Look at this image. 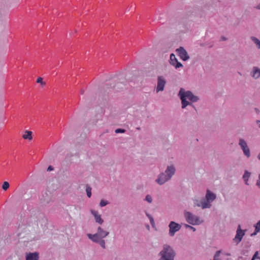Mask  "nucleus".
<instances>
[{"instance_id": "53", "label": "nucleus", "mask_w": 260, "mask_h": 260, "mask_svg": "<svg viewBox=\"0 0 260 260\" xmlns=\"http://www.w3.org/2000/svg\"><path fill=\"white\" fill-rule=\"evenodd\" d=\"M258 258L260 259V257H258Z\"/></svg>"}, {"instance_id": "42", "label": "nucleus", "mask_w": 260, "mask_h": 260, "mask_svg": "<svg viewBox=\"0 0 260 260\" xmlns=\"http://www.w3.org/2000/svg\"><path fill=\"white\" fill-rule=\"evenodd\" d=\"M146 215H147V216L149 218V220H150V219H151V218H153V217H152L151 215H150L149 214H148V213H146Z\"/></svg>"}, {"instance_id": "52", "label": "nucleus", "mask_w": 260, "mask_h": 260, "mask_svg": "<svg viewBox=\"0 0 260 260\" xmlns=\"http://www.w3.org/2000/svg\"><path fill=\"white\" fill-rule=\"evenodd\" d=\"M238 73L239 74V75H241V74L240 72H239Z\"/></svg>"}, {"instance_id": "26", "label": "nucleus", "mask_w": 260, "mask_h": 260, "mask_svg": "<svg viewBox=\"0 0 260 260\" xmlns=\"http://www.w3.org/2000/svg\"><path fill=\"white\" fill-rule=\"evenodd\" d=\"M86 192L87 194V196L88 198H90L91 196V188L87 185L86 188Z\"/></svg>"}, {"instance_id": "36", "label": "nucleus", "mask_w": 260, "mask_h": 260, "mask_svg": "<svg viewBox=\"0 0 260 260\" xmlns=\"http://www.w3.org/2000/svg\"><path fill=\"white\" fill-rule=\"evenodd\" d=\"M150 222L152 227L154 226L155 222L153 218L150 219Z\"/></svg>"}, {"instance_id": "32", "label": "nucleus", "mask_w": 260, "mask_h": 260, "mask_svg": "<svg viewBox=\"0 0 260 260\" xmlns=\"http://www.w3.org/2000/svg\"><path fill=\"white\" fill-rule=\"evenodd\" d=\"M126 132V130L123 128H117L115 129V132L116 134L118 133H124Z\"/></svg>"}, {"instance_id": "17", "label": "nucleus", "mask_w": 260, "mask_h": 260, "mask_svg": "<svg viewBox=\"0 0 260 260\" xmlns=\"http://www.w3.org/2000/svg\"><path fill=\"white\" fill-rule=\"evenodd\" d=\"M251 75L254 79H258L260 77V69L257 67H253Z\"/></svg>"}, {"instance_id": "41", "label": "nucleus", "mask_w": 260, "mask_h": 260, "mask_svg": "<svg viewBox=\"0 0 260 260\" xmlns=\"http://www.w3.org/2000/svg\"><path fill=\"white\" fill-rule=\"evenodd\" d=\"M221 41H226L228 40L227 38L224 36H222L220 38Z\"/></svg>"}, {"instance_id": "16", "label": "nucleus", "mask_w": 260, "mask_h": 260, "mask_svg": "<svg viewBox=\"0 0 260 260\" xmlns=\"http://www.w3.org/2000/svg\"><path fill=\"white\" fill-rule=\"evenodd\" d=\"M216 194L213 192H212L209 190H207L206 194V199L208 202H212L216 199Z\"/></svg>"}, {"instance_id": "31", "label": "nucleus", "mask_w": 260, "mask_h": 260, "mask_svg": "<svg viewBox=\"0 0 260 260\" xmlns=\"http://www.w3.org/2000/svg\"><path fill=\"white\" fill-rule=\"evenodd\" d=\"M37 82L40 83L42 86H44L46 84V83L43 81V78L41 77H39L37 79Z\"/></svg>"}, {"instance_id": "25", "label": "nucleus", "mask_w": 260, "mask_h": 260, "mask_svg": "<svg viewBox=\"0 0 260 260\" xmlns=\"http://www.w3.org/2000/svg\"><path fill=\"white\" fill-rule=\"evenodd\" d=\"M211 204L208 202H202V209L209 208L211 207Z\"/></svg>"}, {"instance_id": "39", "label": "nucleus", "mask_w": 260, "mask_h": 260, "mask_svg": "<svg viewBox=\"0 0 260 260\" xmlns=\"http://www.w3.org/2000/svg\"><path fill=\"white\" fill-rule=\"evenodd\" d=\"M220 254V251H217L216 252L215 254L214 255V258H215L216 257L218 256Z\"/></svg>"}, {"instance_id": "47", "label": "nucleus", "mask_w": 260, "mask_h": 260, "mask_svg": "<svg viewBox=\"0 0 260 260\" xmlns=\"http://www.w3.org/2000/svg\"><path fill=\"white\" fill-rule=\"evenodd\" d=\"M255 111H256V112L257 114H258V113H259V110H258L257 108H255Z\"/></svg>"}, {"instance_id": "21", "label": "nucleus", "mask_w": 260, "mask_h": 260, "mask_svg": "<svg viewBox=\"0 0 260 260\" xmlns=\"http://www.w3.org/2000/svg\"><path fill=\"white\" fill-rule=\"evenodd\" d=\"M26 134H24L23 135L22 137L24 139H28L29 140H30L32 139V132L31 131H29L27 130H26L25 132Z\"/></svg>"}, {"instance_id": "40", "label": "nucleus", "mask_w": 260, "mask_h": 260, "mask_svg": "<svg viewBox=\"0 0 260 260\" xmlns=\"http://www.w3.org/2000/svg\"><path fill=\"white\" fill-rule=\"evenodd\" d=\"M207 45H209V47L210 48H212L213 45H214V42H211L208 44H207Z\"/></svg>"}, {"instance_id": "11", "label": "nucleus", "mask_w": 260, "mask_h": 260, "mask_svg": "<svg viewBox=\"0 0 260 260\" xmlns=\"http://www.w3.org/2000/svg\"><path fill=\"white\" fill-rule=\"evenodd\" d=\"M166 83V80L163 76H158L157 79L156 92L163 91Z\"/></svg>"}, {"instance_id": "2", "label": "nucleus", "mask_w": 260, "mask_h": 260, "mask_svg": "<svg viewBox=\"0 0 260 260\" xmlns=\"http://www.w3.org/2000/svg\"><path fill=\"white\" fill-rule=\"evenodd\" d=\"M176 253L173 248L167 244H164L158 253V260H174Z\"/></svg>"}, {"instance_id": "7", "label": "nucleus", "mask_w": 260, "mask_h": 260, "mask_svg": "<svg viewBox=\"0 0 260 260\" xmlns=\"http://www.w3.org/2000/svg\"><path fill=\"white\" fill-rule=\"evenodd\" d=\"M125 79L124 78H119L118 80H115L114 82H116L114 85H112L111 88H113V90L116 91H119L122 89L125 86Z\"/></svg>"}, {"instance_id": "1", "label": "nucleus", "mask_w": 260, "mask_h": 260, "mask_svg": "<svg viewBox=\"0 0 260 260\" xmlns=\"http://www.w3.org/2000/svg\"><path fill=\"white\" fill-rule=\"evenodd\" d=\"M175 172L176 169L173 165L168 166L165 172H161L158 175L155 182L159 185H163L172 178Z\"/></svg>"}, {"instance_id": "44", "label": "nucleus", "mask_w": 260, "mask_h": 260, "mask_svg": "<svg viewBox=\"0 0 260 260\" xmlns=\"http://www.w3.org/2000/svg\"><path fill=\"white\" fill-rule=\"evenodd\" d=\"M194 204H196V206H197L198 207H200L201 206L202 207V202L201 203H195L194 202Z\"/></svg>"}, {"instance_id": "20", "label": "nucleus", "mask_w": 260, "mask_h": 260, "mask_svg": "<svg viewBox=\"0 0 260 260\" xmlns=\"http://www.w3.org/2000/svg\"><path fill=\"white\" fill-rule=\"evenodd\" d=\"M250 175H251L250 172H248L247 170L245 171L244 174L243 175L242 178L246 185H249V184L248 183V179H249Z\"/></svg>"}, {"instance_id": "5", "label": "nucleus", "mask_w": 260, "mask_h": 260, "mask_svg": "<svg viewBox=\"0 0 260 260\" xmlns=\"http://www.w3.org/2000/svg\"><path fill=\"white\" fill-rule=\"evenodd\" d=\"M169 236L171 237H173L175 233L181 229V225L175 221H172L169 224Z\"/></svg>"}, {"instance_id": "22", "label": "nucleus", "mask_w": 260, "mask_h": 260, "mask_svg": "<svg viewBox=\"0 0 260 260\" xmlns=\"http://www.w3.org/2000/svg\"><path fill=\"white\" fill-rule=\"evenodd\" d=\"M251 41L254 43L257 46L258 49H260V40H259L257 38L252 36L250 38Z\"/></svg>"}, {"instance_id": "46", "label": "nucleus", "mask_w": 260, "mask_h": 260, "mask_svg": "<svg viewBox=\"0 0 260 260\" xmlns=\"http://www.w3.org/2000/svg\"><path fill=\"white\" fill-rule=\"evenodd\" d=\"M256 9L258 10H260V4L258 5L256 7H255Z\"/></svg>"}, {"instance_id": "50", "label": "nucleus", "mask_w": 260, "mask_h": 260, "mask_svg": "<svg viewBox=\"0 0 260 260\" xmlns=\"http://www.w3.org/2000/svg\"><path fill=\"white\" fill-rule=\"evenodd\" d=\"M137 129L140 131L141 129V127H137Z\"/></svg>"}, {"instance_id": "38", "label": "nucleus", "mask_w": 260, "mask_h": 260, "mask_svg": "<svg viewBox=\"0 0 260 260\" xmlns=\"http://www.w3.org/2000/svg\"><path fill=\"white\" fill-rule=\"evenodd\" d=\"M258 232H259V231H256V229H255L254 232L251 234L250 236L253 237L256 235Z\"/></svg>"}, {"instance_id": "15", "label": "nucleus", "mask_w": 260, "mask_h": 260, "mask_svg": "<svg viewBox=\"0 0 260 260\" xmlns=\"http://www.w3.org/2000/svg\"><path fill=\"white\" fill-rule=\"evenodd\" d=\"M90 212L91 214L94 217L96 222L100 224H102L104 222V220L101 218V215L98 214V212L97 211L91 210Z\"/></svg>"}, {"instance_id": "24", "label": "nucleus", "mask_w": 260, "mask_h": 260, "mask_svg": "<svg viewBox=\"0 0 260 260\" xmlns=\"http://www.w3.org/2000/svg\"><path fill=\"white\" fill-rule=\"evenodd\" d=\"M193 12L191 11H188L183 16V19H188L192 17L193 16Z\"/></svg>"}, {"instance_id": "34", "label": "nucleus", "mask_w": 260, "mask_h": 260, "mask_svg": "<svg viewBox=\"0 0 260 260\" xmlns=\"http://www.w3.org/2000/svg\"><path fill=\"white\" fill-rule=\"evenodd\" d=\"M256 185L260 189V174L258 175V178L256 181Z\"/></svg>"}, {"instance_id": "37", "label": "nucleus", "mask_w": 260, "mask_h": 260, "mask_svg": "<svg viewBox=\"0 0 260 260\" xmlns=\"http://www.w3.org/2000/svg\"><path fill=\"white\" fill-rule=\"evenodd\" d=\"M53 170H54L53 167L52 166H49L48 167L47 171H53Z\"/></svg>"}, {"instance_id": "30", "label": "nucleus", "mask_w": 260, "mask_h": 260, "mask_svg": "<svg viewBox=\"0 0 260 260\" xmlns=\"http://www.w3.org/2000/svg\"><path fill=\"white\" fill-rule=\"evenodd\" d=\"M184 225L185 226V228L186 229H188L190 230H192V231L193 232H195L196 229L195 228H194L193 226H191V225H190L189 224H184Z\"/></svg>"}, {"instance_id": "13", "label": "nucleus", "mask_w": 260, "mask_h": 260, "mask_svg": "<svg viewBox=\"0 0 260 260\" xmlns=\"http://www.w3.org/2000/svg\"><path fill=\"white\" fill-rule=\"evenodd\" d=\"M169 62L170 63L172 66H174L176 69L183 67L182 64L178 61L174 53L170 54Z\"/></svg>"}, {"instance_id": "27", "label": "nucleus", "mask_w": 260, "mask_h": 260, "mask_svg": "<svg viewBox=\"0 0 260 260\" xmlns=\"http://www.w3.org/2000/svg\"><path fill=\"white\" fill-rule=\"evenodd\" d=\"M9 182H7V181H5L4 182L3 185H2V188L4 190H7V189L9 187Z\"/></svg>"}, {"instance_id": "28", "label": "nucleus", "mask_w": 260, "mask_h": 260, "mask_svg": "<svg viewBox=\"0 0 260 260\" xmlns=\"http://www.w3.org/2000/svg\"><path fill=\"white\" fill-rule=\"evenodd\" d=\"M109 204V202L107 201L104 200H101L100 203V206L102 207H104Z\"/></svg>"}, {"instance_id": "51", "label": "nucleus", "mask_w": 260, "mask_h": 260, "mask_svg": "<svg viewBox=\"0 0 260 260\" xmlns=\"http://www.w3.org/2000/svg\"><path fill=\"white\" fill-rule=\"evenodd\" d=\"M205 44H201V46H204Z\"/></svg>"}, {"instance_id": "3", "label": "nucleus", "mask_w": 260, "mask_h": 260, "mask_svg": "<svg viewBox=\"0 0 260 260\" xmlns=\"http://www.w3.org/2000/svg\"><path fill=\"white\" fill-rule=\"evenodd\" d=\"M184 217L186 221L191 225H199L202 222L200 221L199 216L193 215L189 211L184 212Z\"/></svg>"}, {"instance_id": "8", "label": "nucleus", "mask_w": 260, "mask_h": 260, "mask_svg": "<svg viewBox=\"0 0 260 260\" xmlns=\"http://www.w3.org/2000/svg\"><path fill=\"white\" fill-rule=\"evenodd\" d=\"M245 230H243L241 228V225H239L236 231V234L235 238L233 239L234 242L236 244H238L242 240L243 236L245 235Z\"/></svg>"}, {"instance_id": "48", "label": "nucleus", "mask_w": 260, "mask_h": 260, "mask_svg": "<svg viewBox=\"0 0 260 260\" xmlns=\"http://www.w3.org/2000/svg\"><path fill=\"white\" fill-rule=\"evenodd\" d=\"M80 92H81V94H84V89H81V90H80Z\"/></svg>"}, {"instance_id": "4", "label": "nucleus", "mask_w": 260, "mask_h": 260, "mask_svg": "<svg viewBox=\"0 0 260 260\" xmlns=\"http://www.w3.org/2000/svg\"><path fill=\"white\" fill-rule=\"evenodd\" d=\"M109 232L104 231L101 226H99L97 232L94 234H87V236L89 239H103L108 236Z\"/></svg>"}, {"instance_id": "35", "label": "nucleus", "mask_w": 260, "mask_h": 260, "mask_svg": "<svg viewBox=\"0 0 260 260\" xmlns=\"http://www.w3.org/2000/svg\"><path fill=\"white\" fill-rule=\"evenodd\" d=\"M258 253V251H256V252H255V253L254 254V255H253V256H252V260H254L256 258H258V257L257 256Z\"/></svg>"}, {"instance_id": "23", "label": "nucleus", "mask_w": 260, "mask_h": 260, "mask_svg": "<svg viewBox=\"0 0 260 260\" xmlns=\"http://www.w3.org/2000/svg\"><path fill=\"white\" fill-rule=\"evenodd\" d=\"M242 245L244 248H249L251 245V242L249 239L244 240L242 242Z\"/></svg>"}, {"instance_id": "18", "label": "nucleus", "mask_w": 260, "mask_h": 260, "mask_svg": "<svg viewBox=\"0 0 260 260\" xmlns=\"http://www.w3.org/2000/svg\"><path fill=\"white\" fill-rule=\"evenodd\" d=\"M41 200L42 203L44 204H48L50 202L51 199L50 196L47 192H45L43 194Z\"/></svg>"}, {"instance_id": "9", "label": "nucleus", "mask_w": 260, "mask_h": 260, "mask_svg": "<svg viewBox=\"0 0 260 260\" xmlns=\"http://www.w3.org/2000/svg\"><path fill=\"white\" fill-rule=\"evenodd\" d=\"M182 90L183 91H182V93L184 94L185 98L187 99H188L190 102H197L199 100V98L198 96L194 95L191 91H185V89L183 88Z\"/></svg>"}, {"instance_id": "14", "label": "nucleus", "mask_w": 260, "mask_h": 260, "mask_svg": "<svg viewBox=\"0 0 260 260\" xmlns=\"http://www.w3.org/2000/svg\"><path fill=\"white\" fill-rule=\"evenodd\" d=\"M39 253L38 252H26L25 253V260H39Z\"/></svg>"}, {"instance_id": "29", "label": "nucleus", "mask_w": 260, "mask_h": 260, "mask_svg": "<svg viewBox=\"0 0 260 260\" xmlns=\"http://www.w3.org/2000/svg\"><path fill=\"white\" fill-rule=\"evenodd\" d=\"M145 201L148 202L149 203H151L152 202V197L150 194H147L145 199Z\"/></svg>"}, {"instance_id": "12", "label": "nucleus", "mask_w": 260, "mask_h": 260, "mask_svg": "<svg viewBox=\"0 0 260 260\" xmlns=\"http://www.w3.org/2000/svg\"><path fill=\"white\" fill-rule=\"evenodd\" d=\"M176 51L182 60L186 61L189 59V56L184 47H180L176 50Z\"/></svg>"}, {"instance_id": "33", "label": "nucleus", "mask_w": 260, "mask_h": 260, "mask_svg": "<svg viewBox=\"0 0 260 260\" xmlns=\"http://www.w3.org/2000/svg\"><path fill=\"white\" fill-rule=\"evenodd\" d=\"M254 226L255 229H256V231H260V220L257 222Z\"/></svg>"}, {"instance_id": "19", "label": "nucleus", "mask_w": 260, "mask_h": 260, "mask_svg": "<svg viewBox=\"0 0 260 260\" xmlns=\"http://www.w3.org/2000/svg\"><path fill=\"white\" fill-rule=\"evenodd\" d=\"M94 243H98L103 248L105 249V241L103 239H90Z\"/></svg>"}, {"instance_id": "43", "label": "nucleus", "mask_w": 260, "mask_h": 260, "mask_svg": "<svg viewBox=\"0 0 260 260\" xmlns=\"http://www.w3.org/2000/svg\"><path fill=\"white\" fill-rule=\"evenodd\" d=\"M146 215H147V216L149 218V220H150V219H151V218H153V217H152L151 215H150L149 214H148V213H146Z\"/></svg>"}, {"instance_id": "55", "label": "nucleus", "mask_w": 260, "mask_h": 260, "mask_svg": "<svg viewBox=\"0 0 260 260\" xmlns=\"http://www.w3.org/2000/svg\"><path fill=\"white\" fill-rule=\"evenodd\" d=\"M251 260H252V259H251Z\"/></svg>"}, {"instance_id": "45", "label": "nucleus", "mask_w": 260, "mask_h": 260, "mask_svg": "<svg viewBox=\"0 0 260 260\" xmlns=\"http://www.w3.org/2000/svg\"><path fill=\"white\" fill-rule=\"evenodd\" d=\"M256 122L258 124V127L260 128V120H256Z\"/></svg>"}, {"instance_id": "54", "label": "nucleus", "mask_w": 260, "mask_h": 260, "mask_svg": "<svg viewBox=\"0 0 260 260\" xmlns=\"http://www.w3.org/2000/svg\"><path fill=\"white\" fill-rule=\"evenodd\" d=\"M214 260H215V259Z\"/></svg>"}, {"instance_id": "49", "label": "nucleus", "mask_w": 260, "mask_h": 260, "mask_svg": "<svg viewBox=\"0 0 260 260\" xmlns=\"http://www.w3.org/2000/svg\"><path fill=\"white\" fill-rule=\"evenodd\" d=\"M257 157H258V159L260 160V153L258 154Z\"/></svg>"}, {"instance_id": "10", "label": "nucleus", "mask_w": 260, "mask_h": 260, "mask_svg": "<svg viewBox=\"0 0 260 260\" xmlns=\"http://www.w3.org/2000/svg\"><path fill=\"white\" fill-rule=\"evenodd\" d=\"M239 145L243 150L244 155L246 157H249L250 156V152L246 142L243 139H240Z\"/></svg>"}, {"instance_id": "6", "label": "nucleus", "mask_w": 260, "mask_h": 260, "mask_svg": "<svg viewBox=\"0 0 260 260\" xmlns=\"http://www.w3.org/2000/svg\"><path fill=\"white\" fill-rule=\"evenodd\" d=\"M183 91L182 88H181L179 90V93L178 94V96L179 97L181 101V104H182V108L184 109L188 105L191 106L193 108L196 110V107L193 106L192 103L191 102H189V101H187V99L185 98V96L182 93V91Z\"/></svg>"}]
</instances>
